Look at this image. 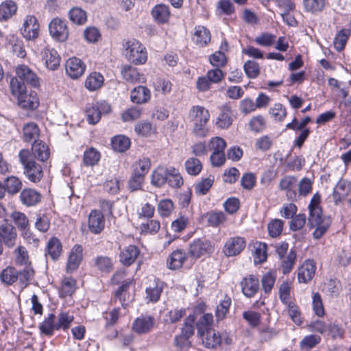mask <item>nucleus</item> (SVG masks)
<instances>
[{"instance_id": "15", "label": "nucleus", "mask_w": 351, "mask_h": 351, "mask_svg": "<svg viewBox=\"0 0 351 351\" xmlns=\"http://www.w3.org/2000/svg\"><path fill=\"white\" fill-rule=\"evenodd\" d=\"M246 240L240 236L230 237L224 243L222 252L227 257L240 254L245 248Z\"/></svg>"}, {"instance_id": "46", "label": "nucleus", "mask_w": 351, "mask_h": 351, "mask_svg": "<svg viewBox=\"0 0 351 351\" xmlns=\"http://www.w3.org/2000/svg\"><path fill=\"white\" fill-rule=\"evenodd\" d=\"M104 82V76L100 73L94 71L87 76L85 80V87L90 91H94L101 87Z\"/></svg>"}, {"instance_id": "62", "label": "nucleus", "mask_w": 351, "mask_h": 351, "mask_svg": "<svg viewBox=\"0 0 351 351\" xmlns=\"http://www.w3.org/2000/svg\"><path fill=\"white\" fill-rule=\"evenodd\" d=\"M291 282L289 280L283 281L278 287V296L281 302L285 305L291 302Z\"/></svg>"}, {"instance_id": "11", "label": "nucleus", "mask_w": 351, "mask_h": 351, "mask_svg": "<svg viewBox=\"0 0 351 351\" xmlns=\"http://www.w3.org/2000/svg\"><path fill=\"white\" fill-rule=\"evenodd\" d=\"M312 218L308 217V223L311 228H315L313 235L315 239H320L327 232L330 224L331 219L329 217L324 216L323 213L314 215Z\"/></svg>"}, {"instance_id": "34", "label": "nucleus", "mask_w": 351, "mask_h": 351, "mask_svg": "<svg viewBox=\"0 0 351 351\" xmlns=\"http://www.w3.org/2000/svg\"><path fill=\"white\" fill-rule=\"evenodd\" d=\"M154 21L158 24H165L169 22L171 12L168 5L159 3L156 5L151 11Z\"/></svg>"}, {"instance_id": "3", "label": "nucleus", "mask_w": 351, "mask_h": 351, "mask_svg": "<svg viewBox=\"0 0 351 351\" xmlns=\"http://www.w3.org/2000/svg\"><path fill=\"white\" fill-rule=\"evenodd\" d=\"M189 114L193 123V134L200 138L206 137L209 132L206 126L210 117L208 110L204 106L196 105L192 106Z\"/></svg>"}, {"instance_id": "51", "label": "nucleus", "mask_w": 351, "mask_h": 351, "mask_svg": "<svg viewBox=\"0 0 351 351\" xmlns=\"http://www.w3.org/2000/svg\"><path fill=\"white\" fill-rule=\"evenodd\" d=\"M10 217L21 232L30 228L29 219L25 213L14 211L11 213Z\"/></svg>"}, {"instance_id": "36", "label": "nucleus", "mask_w": 351, "mask_h": 351, "mask_svg": "<svg viewBox=\"0 0 351 351\" xmlns=\"http://www.w3.org/2000/svg\"><path fill=\"white\" fill-rule=\"evenodd\" d=\"M32 153L39 161L46 162L50 157L49 146L41 140H35L32 145Z\"/></svg>"}, {"instance_id": "43", "label": "nucleus", "mask_w": 351, "mask_h": 351, "mask_svg": "<svg viewBox=\"0 0 351 351\" xmlns=\"http://www.w3.org/2000/svg\"><path fill=\"white\" fill-rule=\"evenodd\" d=\"M17 5L12 0H5L0 4V21H5L12 17L17 11Z\"/></svg>"}, {"instance_id": "16", "label": "nucleus", "mask_w": 351, "mask_h": 351, "mask_svg": "<svg viewBox=\"0 0 351 351\" xmlns=\"http://www.w3.org/2000/svg\"><path fill=\"white\" fill-rule=\"evenodd\" d=\"M317 265L313 259L305 260L298 268L297 278L299 283L307 284L315 276Z\"/></svg>"}, {"instance_id": "61", "label": "nucleus", "mask_w": 351, "mask_h": 351, "mask_svg": "<svg viewBox=\"0 0 351 351\" xmlns=\"http://www.w3.org/2000/svg\"><path fill=\"white\" fill-rule=\"evenodd\" d=\"M214 183V177L210 176L206 178H202L194 184V190L196 195H204L212 187Z\"/></svg>"}, {"instance_id": "22", "label": "nucleus", "mask_w": 351, "mask_h": 351, "mask_svg": "<svg viewBox=\"0 0 351 351\" xmlns=\"http://www.w3.org/2000/svg\"><path fill=\"white\" fill-rule=\"evenodd\" d=\"M42 61L46 67L51 71L60 66L61 58L58 52L53 48L47 46L41 51Z\"/></svg>"}, {"instance_id": "57", "label": "nucleus", "mask_w": 351, "mask_h": 351, "mask_svg": "<svg viewBox=\"0 0 351 351\" xmlns=\"http://www.w3.org/2000/svg\"><path fill=\"white\" fill-rule=\"evenodd\" d=\"M285 221L280 219H271L267 224V232L269 237L278 238L282 233Z\"/></svg>"}, {"instance_id": "23", "label": "nucleus", "mask_w": 351, "mask_h": 351, "mask_svg": "<svg viewBox=\"0 0 351 351\" xmlns=\"http://www.w3.org/2000/svg\"><path fill=\"white\" fill-rule=\"evenodd\" d=\"M188 260V255L184 250H173L167 258V267L171 270L180 269Z\"/></svg>"}, {"instance_id": "30", "label": "nucleus", "mask_w": 351, "mask_h": 351, "mask_svg": "<svg viewBox=\"0 0 351 351\" xmlns=\"http://www.w3.org/2000/svg\"><path fill=\"white\" fill-rule=\"evenodd\" d=\"M83 258V247L80 244H75L69 254L66 266L67 273H73L76 271Z\"/></svg>"}, {"instance_id": "21", "label": "nucleus", "mask_w": 351, "mask_h": 351, "mask_svg": "<svg viewBox=\"0 0 351 351\" xmlns=\"http://www.w3.org/2000/svg\"><path fill=\"white\" fill-rule=\"evenodd\" d=\"M240 287L243 294L249 298L254 297L260 288L259 280L257 276L249 274L242 278Z\"/></svg>"}, {"instance_id": "37", "label": "nucleus", "mask_w": 351, "mask_h": 351, "mask_svg": "<svg viewBox=\"0 0 351 351\" xmlns=\"http://www.w3.org/2000/svg\"><path fill=\"white\" fill-rule=\"evenodd\" d=\"M130 99L136 104H146L151 99V92L146 86H138L131 91Z\"/></svg>"}, {"instance_id": "14", "label": "nucleus", "mask_w": 351, "mask_h": 351, "mask_svg": "<svg viewBox=\"0 0 351 351\" xmlns=\"http://www.w3.org/2000/svg\"><path fill=\"white\" fill-rule=\"evenodd\" d=\"M133 283V280H128L122 282V283L113 292L110 302L115 303L119 301L121 306L126 308L130 302L133 300V298L130 293V288Z\"/></svg>"}, {"instance_id": "45", "label": "nucleus", "mask_w": 351, "mask_h": 351, "mask_svg": "<svg viewBox=\"0 0 351 351\" xmlns=\"http://www.w3.org/2000/svg\"><path fill=\"white\" fill-rule=\"evenodd\" d=\"M110 143L112 149L117 152L122 153L129 149L131 145V141L128 136L119 134L111 138Z\"/></svg>"}, {"instance_id": "10", "label": "nucleus", "mask_w": 351, "mask_h": 351, "mask_svg": "<svg viewBox=\"0 0 351 351\" xmlns=\"http://www.w3.org/2000/svg\"><path fill=\"white\" fill-rule=\"evenodd\" d=\"M298 181L295 176H285L279 182L278 189L285 193L289 201L295 202L298 199Z\"/></svg>"}, {"instance_id": "20", "label": "nucleus", "mask_w": 351, "mask_h": 351, "mask_svg": "<svg viewBox=\"0 0 351 351\" xmlns=\"http://www.w3.org/2000/svg\"><path fill=\"white\" fill-rule=\"evenodd\" d=\"M203 219L206 221V226L213 228L224 227L228 223V217L226 214L218 210H211L205 213L202 216Z\"/></svg>"}, {"instance_id": "26", "label": "nucleus", "mask_w": 351, "mask_h": 351, "mask_svg": "<svg viewBox=\"0 0 351 351\" xmlns=\"http://www.w3.org/2000/svg\"><path fill=\"white\" fill-rule=\"evenodd\" d=\"M91 266L100 274L108 275L114 270V263L111 257L99 255L93 258Z\"/></svg>"}, {"instance_id": "2", "label": "nucleus", "mask_w": 351, "mask_h": 351, "mask_svg": "<svg viewBox=\"0 0 351 351\" xmlns=\"http://www.w3.org/2000/svg\"><path fill=\"white\" fill-rule=\"evenodd\" d=\"M20 163L23 168V174L31 182L38 183L44 176L43 167L32 158L29 149H23L19 153Z\"/></svg>"}, {"instance_id": "8", "label": "nucleus", "mask_w": 351, "mask_h": 351, "mask_svg": "<svg viewBox=\"0 0 351 351\" xmlns=\"http://www.w3.org/2000/svg\"><path fill=\"white\" fill-rule=\"evenodd\" d=\"M50 36L53 40L60 43L67 40L69 30L66 22L59 17L53 19L49 24Z\"/></svg>"}, {"instance_id": "52", "label": "nucleus", "mask_w": 351, "mask_h": 351, "mask_svg": "<svg viewBox=\"0 0 351 351\" xmlns=\"http://www.w3.org/2000/svg\"><path fill=\"white\" fill-rule=\"evenodd\" d=\"M232 304L230 297L226 295L223 300L217 306L215 311V317L217 322L223 320L229 313L230 307Z\"/></svg>"}, {"instance_id": "5", "label": "nucleus", "mask_w": 351, "mask_h": 351, "mask_svg": "<svg viewBox=\"0 0 351 351\" xmlns=\"http://www.w3.org/2000/svg\"><path fill=\"white\" fill-rule=\"evenodd\" d=\"M204 346L208 349L216 350L222 343L230 346L232 343V336L226 330L221 332L210 329L198 335Z\"/></svg>"}, {"instance_id": "31", "label": "nucleus", "mask_w": 351, "mask_h": 351, "mask_svg": "<svg viewBox=\"0 0 351 351\" xmlns=\"http://www.w3.org/2000/svg\"><path fill=\"white\" fill-rule=\"evenodd\" d=\"M155 324V319L152 315L138 317L132 324V330L138 334H146L152 330Z\"/></svg>"}, {"instance_id": "25", "label": "nucleus", "mask_w": 351, "mask_h": 351, "mask_svg": "<svg viewBox=\"0 0 351 351\" xmlns=\"http://www.w3.org/2000/svg\"><path fill=\"white\" fill-rule=\"evenodd\" d=\"M140 254V249L136 245L130 244L120 250L119 261L126 267L132 265Z\"/></svg>"}, {"instance_id": "35", "label": "nucleus", "mask_w": 351, "mask_h": 351, "mask_svg": "<svg viewBox=\"0 0 351 351\" xmlns=\"http://www.w3.org/2000/svg\"><path fill=\"white\" fill-rule=\"evenodd\" d=\"M351 188L350 184L344 180H340L332 191V199L336 205L343 201L350 194Z\"/></svg>"}, {"instance_id": "19", "label": "nucleus", "mask_w": 351, "mask_h": 351, "mask_svg": "<svg viewBox=\"0 0 351 351\" xmlns=\"http://www.w3.org/2000/svg\"><path fill=\"white\" fill-rule=\"evenodd\" d=\"M86 69L85 63L77 57L69 58L65 63L66 73L73 80L82 77L84 74Z\"/></svg>"}, {"instance_id": "28", "label": "nucleus", "mask_w": 351, "mask_h": 351, "mask_svg": "<svg viewBox=\"0 0 351 351\" xmlns=\"http://www.w3.org/2000/svg\"><path fill=\"white\" fill-rule=\"evenodd\" d=\"M77 289V281L71 276H64L60 281L58 289L60 298H72Z\"/></svg>"}, {"instance_id": "27", "label": "nucleus", "mask_w": 351, "mask_h": 351, "mask_svg": "<svg viewBox=\"0 0 351 351\" xmlns=\"http://www.w3.org/2000/svg\"><path fill=\"white\" fill-rule=\"evenodd\" d=\"M165 283L158 278H154L153 282L145 289V299L150 302L156 303L160 299Z\"/></svg>"}, {"instance_id": "54", "label": "nucleus", "mask_w": 351, "mask_h": 351, "mask_svg": "<svg viewBox=\"0 0 351 351\" xmlns=\"http://www.w3.org/2000/svg\"><path fill=\"white\" fill-rule=\"evenodd\" d=\"M328 0H303L304 9L306 12L317 14L324 10Z\"/></svg>"}, {"instance_id": "42", "label": "nucleus", "mask_w": 351, "mask_h": 351, "mask_svg": "<svg viewBox=\"0 0 351 351\" xmlns=\"http://www.w3.org/2000/svg\"><path fill=\"white\" fill-rule=\"evenodd\" d=\"M101 153L95 147L86 149L82 158V165L84 167H94L98 165L101 159Z\"/></svg>"}, {"instance_id": "47", "label": "nucleus", "mask_w": 351, "mask_h": 351, "mask_svg": "<svg viewBox=\"0 0 351 351\" xmlns=\"http://www.w3.org/2000/svg\"><path fill=\"white\" fill-rule=\"evenodd\" d=\"M74 315L69 311H61L57 317L56 330H62L66 331L71 327L74 321Z\"/></svg>"}, {"instance_id": "53", "label": "nucleus", "mask_w": 351, "mask_h": 351, "mask_svg": "<svg viewBox=\"0 0 351 351\" xmlns=\"http://www.w3.org/2000/svg\"><path fill=\"white\" fill-rule=\"evenodd\" d=\"M175 208L173 202L169 198H165L158 202L157 210L162 218H168Z\"/></svg>"}, {"instance_id": "18", "label": "nucleus", "mask_w": 351, "mask_h": 351, "mask_svg": "<svg viewBox=\"0 0 351 351\" xmlns=\"http://www.w3.org/2000/svg\"><path fill=\"white\" fill-rule=\"evenodd\" d=\"M104 214L97 209L92 210L88 217V228L94 234H99L105 228Z\"/></svg>"}, {"instance_id": "59", "label": "nucleus", "mask_w": 351, "mask_h": 351, "mask_svg": "<svg viewBox=\"0 0 351 351\" xmlns=\"http://www.w3.org/2000/svg\"><path fill=\"white\" fill-rule=\"evenodd\" d=\"M190 221L188 215L180 213L178 217L171 222V228L176 233H181L187 228Z\"/></svg>"}, {"instance_id": "49", "label": "nucleus", "mask_w": 351, "mask_h": 351, "mask_svg": "<svg viewBox=\"0 0 351 351\" xmlns=\"http://www.w3.org/2000/svg\"><path fill=\"white\" fill-rule=\"evenodd\" d=\"M186 313V308H175L169 311L164 317V322L167 324H173L179 322Z\"/></svg>"}, {"instance_id": "33", "label": "nucleus", "mask_w": 351, "mask_h": 351, "mask_svg": "<svg viewBox=\"0 0 351 351\" xmlns=\"http://www.w3.org/2000/svg\"><path fill=\"white\" fill-rule=\"evenodd\" d=\"M279 270L283 275H288L293 270L297 261V252L294 248L290 249L287 255L280 258Z\"/></svg>"}, {"instance_id": "24", "label": "nucleus", "mask_w": 351, "mask_h": 351, "mask_svg": "<svg viewBox=\"0 0 351 351\" xmlns=\"http://www.w3.org/2000/svg\"><path fill=\"white\" fill-rule=\"evenodd\" d=\"M191 40L199 47H204L210 43V31L204 25H196L191 35Z\"/></svg>"}, {"instance_id": "63", "label": "nucleus", "mask_w": 351, "mask_h": 351, "mask_svg": "<svg viewBox=\"0 0 351 351\" xmlns=\"http://www.w3.org/2000/svg\"><path fill=\"white\" fill-rule=\"evenodd\" d=\"M5 191L10 195L18 193L22 188L21 180L16 176H9L4 180Z\"/></svg>"}, {"instance_id": "32", "label": "nucleus", "mask_w": 351, "mask_h": 351, "mask_svg": "<svg viewBox=\"0 0 351 351\" xmlns=\"http://www.w3.org/2000/svg\"><path fill=\"white\" fill-rule=\"evenodd\" d=\"M19 198L23 205L32 207L41 202L42 195L34 189L25 188L21 191Z\"/></svg>"}, {"instance_id": "39", "label": "nucleus", "mask_w": 351, "mask_h": 351, "mask_svg": "<svg viewBox=\"0 0 351 351\" xmlns=\"http://www.w3.org/2000/svg\"><path fill=\"white\" fill-rule=\"evenodd\" d=\"M56 317L54 313H49L45 317L38 326L40 334L48 337H51L54 335V331L56 330Z\"/></svg>"}, {"instance_id": "4", "label": "nucleus", "mask_w": 351, "mask_h": 351, "mask_svg": "<svg viewBox=\"0 0 351 351\" xmlns=\"http://www.w3.org/2000/svg\"><path fill=\"white\" fill-rule=\"evenodd\" d=\"M125 55L128 61L134 65H143L148 58L145 47L138 40L132 38L123 43Z\"/></svg>"}, {"instance_id": "60", "label": "nucleus", "mask_w": 351, "mask_h": 351, "mask_svg": "<svg viewBox=\"0 0 351 351\" xmlns=\"http://www.w3.org/2000/svg\"><path fill=\"white\" fill-rule=\"evenodd\" d=\"M266 126L267 121L262 114L253 116L248 123L249 130L257 134L265 130Z\"/></svg>"}, {"instance_id": "12", "label": "nucleus", "mask_w": 351, "mask_h": 351, "mask_svg": "<svg viewBox=\"0 0 351 351\" xmlns=\"http://www.w3.org/2000/svg\"><path fill=\"white\" fill-rule=\"evenodd\" d=\"M16 77L21 83L34 88L40 86V79L35 72L25 64H19L15 69Z\"/></svg>"}, {"instance_id": "29", "label": "nucleus", "mask_w": 351, "mask_h": 351, "mask_svg": "<svg viewBox=\"0 0 351 351\" xmlns=\"http://www.w3.org/2000/svg\"><path fill=\"white\" fill-rule=\"evenodd\" d=\"M120 73L123 79L128 82L132 84L145 82L144 75L140 73L137 68L130 64L123 65Z\"/></svg>"}, {"instance_id": "38", "label": "nucleus", "mask_w": 351, "mask_h": 351, "mask_svg": "<svg viewBox=\"0 0 351 351\" xmlns=\"http://www.w3.org/2000/svg\"><path fill=\"white\" fill-rule=\"evenodd\" d=\"M62 251V245L60 240L56 237H51L46 245L45 255L56 261L60 256Z\"/></svg>"}, {"instance_id": "13", "label": "nucleus", "mask_w": 351, "mask_h": 351, "mask_svg": "<svg viewBox=\"0 0 351 351\" xmlns=\"http://www.w3.org/2000/svg\"><path fill=\"white\" fill-rule=\"evenodd\" d=\"M23 36L27 40H34L40 34V23L34 15H27L21 28Z\"/></svg>"}, {"instance_id": "55", "label": "nucleus", "mask_w": 351, "mask_h": 351, "mask_svg": "<svg viewBox=\"0 0 351 351\" xmlns=\"http://www.w3.org/2000/svg\"><path fill=\"white\" fill-rule=\"evenodd\" d=\"M18 278V270L15 267L11 266H8L3 269L0 274L1 281L7 285H11L14 284L17 281Z\"/></svg>"}, {"instance_id": "58", "label": "nucleus", "mask_w": 351, "mask_h": 351, "mask_svg": "<svg viewBox=\"0 0 351 351\" xmlns=\"http://www.w3.org/2000/svg\"><path fill=\"white\" fill-rule=\"evenodd\" d=\"M213 315L210 313L202 315L196 322L197 335L213 329Z\"/></svg>"}, {"instance_id": "40", "label": "nucleus", "mask_w": 351, "mask_h": 351, "mask_svg": "<svg viewBox=\"0 0 351 351\" xmlns=\"http://www.w3.org/2000/svg\"><path fill=\"white\" fill-rule=\"evenodd\" d=\"M168 176L169 168L159 166L152 173L151 183L155 186L161 187L167 183Z\"/></svg>"}, {"instance_id": "41", "label": "nucleus", "mask_w": 351, "mask_h": 351, "mask_svg": "<svg viewBox=\"0 0 351 351\" xmlns=\"http://www.w3.org/2000/svg\"><path fill=\"white\" fill-rule=\"evenodd\" d=\"M254 263L256 265L265 263L268 258L267 245L264 242L256 241L254 243Z\"/></svg>"}, {"instance_id": "48", "label": "nucleus", "mask_w": 351, "mask_h": 351, "mask_svg": "<svg viewBox=\"0 0 351 351\" xmlns=\"http://www.w3.org/2000/svg\"><path fill=\"white\" fill-rule=\"evenodd\" d=\"M276 280V272L269 270L264 274L261 278V286L265 295H269L274 287Z\"/></svg>"}, {"instance_id": "9", "label": "nucleus", "mask_w": 351, "mask_h": 351, "mask_svg": "<svg viewBox=\"0 0 351 351\" xmlns=\"http://www.w3.org/2000/svg\"><path fill=\"white\" fill-rule=\"evenodd\" d=\"M111 111L110 105L106 101L96 102L88 104L86 109L87 121L92 125L97 123L102 114H106Z\"/></svg>"}, {"instance_id": "7", "label": "nucleus", "mask_w": 351, "mask_h": 351, "mask_svg": "<svg viewBox=\"0 0 351 351\" xmlns=\"http://www.w3.org/2000/svg\"><path fill=\"white\" fill-rule=\"evenodd\" d=\"M215 250V246L211 241L202 237L195 239L189 245V254L196 259L204 256H210Z\"/></svg>"}, {"instance_id": "44", "label": "nucleus", "mask_w": 351, "mask_h": 351, "mask_svg": "<svg viewBox=\"0 0 351 351\" xmlns=\"http://www.w3.org/2000/svg\"><path fill=\"white\" fill-rule=\"evenodd\" d=\"M160 221L158 219L152 218L141 223L139 231L142 235H154L160 231Z\"/></svg>"}, {"instance_id": "17", "label": "nucleus", "mask_w": 351, "mask_h": 351, "mask_svg": "<svg viewBox=\"0 0 351 351\" xmlns=\"http://www.w3.org/2000/svg\"><path fill=\"white\" fill-rule=\"evenodd\" d=\"M219 110V113L215 121V125L221 130L228 129L234 121L232 108L229 104H225L221 106Z\"/></svg>"}, {"instance_id": "1", "label": "nucleus", "mask_w": 351, "mask_h": 351, "mask_svg": "<svg viewBox=\"0 0 351 351\" xmlns=\"http://www.w3.org/2000/svg\"><path fill=\"white\" fill-rule=\"evenodd\" d=\"M10 89L12 95L17 97L18 104L21 108L34 110L39 106L37 93L33 90L27 93L26 85L21 83L17 78H11Z\"/></svg>"}, {"instance_id": "50", "label": "nucleus", "mask_w": 351, "mask_h": 351, "mask_svg": "<svg viewBox=\"0 0 351 351\" xmlns=\"http://www.w3.org/2000/svg\"><path fill=\"white\" fill-rule=\"evenodd\" d=\"M269 114L277 122H282L287 116V109L280 102L275 103L269 110Z\"/></svg>"}, {"instance_id": "6", "label": "nucleus", "mask_w": 351, "mask_h": 351, "mask_svg": "<svg viewBox=\"0 0 351 351\" xmlns=\"http://www.w3.org/2000/svg\"><path fill=\"white\" fill-rule=\"evenodd\" d=\"M18 239V234L16 228L8 220H4L0 223V255L3 254V245L8 248H12Z\"/></svg>"}, {"instance_id": "56", "label": "nucleus", "mask_w": 351, "mask_h": 351, "mask_svg": "<svg viewBox=\"0 0 351 351\" xmlns=\"http://www.w3.org/2000/svg\"><path fill=\"white\" fill-rule=\"evenodd\" d=\"M184 167L189 175L196 176L202 171L203 165L198 158L190 157L185 161Z\"/></svg>"}, {"instance_id": "64", "label": "nucleus", "mask_w": 351, "mask_h": 351, "mask_svg": "<svg viewBox=\"0 0 351 351\" xmlns=\"http://www.w3.org/2000/svg\"><path fill=\"white\" fill-rule=\"evenodd\" d=\"M69 18L73 23L84 25L87 21L86 12L79 7L71 8L69 12Z\"/></svg>"}]
</instances>
